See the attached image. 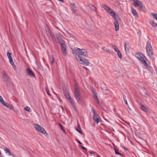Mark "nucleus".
Wrapping results in <instances>:
<instances>
[{
  "instance_id": "1",
  "label": "nucleus",
  "mask_w": 157,
  "mask_h": 157,
  "mask_svg": "<svg viewBox=\"0 0 157 157\" xmlns=\"http://www.w3.org/2000/svg\"><path fill=\"white\" fill-rule=\"evenodd\" d=\"M136 57L144 65L146 69L148 70L150 69V67L148 66L145 60L146 59L142 53L140 52L137 53L136 55Z\"/></svg>"
},
{
  "instance_id": "2",
  "label": "nucleus",
  "mask_w": 157,
  "mask_h": 157,
  "mask_svg": "<svg viewBox=\"0 0 157 157\" xmlns=\"http://www.w3.org/2000/svg\"><path fill=\"white\" fill-rule=\"evenodd\" d=\"M56 38L61 45V48L63 54L64 56H66L67 52L65 41L59 35H57Z\"/></svg>"
},
{
  "instance_id": "3",
  "label": "nucleus",
  "mask_w": 157,
  "mask_h": 157,
  "mask_svg": "<svg viewBox=\"0 0 157 157\" xmlns=\"http://www.w3.org/2000/svg\"><path fill=\"white\" fill-rule=\"evenodd\" d=\"M81 94L80 90L78 87V84L75 83L74 86V96L78 103L81 101Z\"/></svg>"
},
{
  "instance_id": "4",
  "label": "nucleus",
  "mask_w": 157,
  "mask_h": 157,
  "mask_svg": "<svg viewBox=\"0 0 157 157\" xmlns=\"http://www.w3.org/2000/svg\"><path fill=\"white\" fill-rule=\"evenodd\" d=\"M146 51L148 56L151 58H153V51L150 42L148 41L146 44Z\"/></svg>"
},
{
  "instance_id": "5",
  "label": "nucleus",
  "mask_w": 157,
  "mask_h": 157,
  "mask_svg": "<svg viewBox=\"0 0 157 157\" xmlns=\"http://www.w3.org/2000/svg\"><path fill=\"white\" fill-rule=\"evenodd\" d=\"M45 28L48 36L51 38L53 41L55 40L56 38L53 33L50 30L47 25H45Z\"/></svg>"
},
{
  "instance_id": "6",
  "label": "nucleus",
  "mask_w": 157,
  "mask_h": 157,
  "mask_svg": "<svg viewBox=\"0 0 157 157\" xmlns=\"http://www.w3.org/2000/svg\"><path fill=\"white\" fill-rule=\"evenodd\" d=\"M92 111H93L94 113V120L98 124L99 122L101 121V118L93 108H92Z\"/></svg>"
},
{
  "instance_id": "7",
  "label": "nucleus",
  "mask_w": 157,
  "mask_h": 157,
  "mask_svg": "<svg viewBox=\"0 0 157 157\" xmlns=\"http://www.w3.org/2000/svg\"><path fill=\"white\" fill-rule=\"evenodd\" d=\"M34 125L35 128L37 131L41 133H42L44 134H47V133L44 129L41 126L36 124H34Z\"/></svg>"
},
{
  "instance_id": "8",
  "label": "nucleus",
  "mask_w": 157,
  "mask_h": 157,
  "mask_svg": "<svg viewBox=\"0 0 157 157\" xmlns=\"http://www.w3.org/2000/svg\"><path fill=\"white\" fill-rule=\"evenodd\" d=\"M76 52L80 55H82L84 56H88L87 53L86 51L84 49H81L79 48H77L76 49Z\"/></svg>"
},
{
  "instance_id": "9",
  "label": "nucleus",
  "mask_w": 157,
  "mask_h": 157,
  "mask_svg": "<svg viewBox=\"0 0 157 157\" xmlns=\"http://www.w3.org/2000/svg\"><path fill=\"white\" fill-rule=\"evenodd\" d=\"M111 14L110 15L114 19V21H120L121 19L120 17L117 15H116L115 11L113 13H111Z\"/></svg>"
},
{
  "instance_id": "10",
  "label": "nucleus",
  "mask_w": 157,
  "mask_h": 157,
  "mask_svg": "<svg viewBox=\"0 0 157 157\" xmlns=\"http://www.w3.org/2000/svg\"><path fill=\"white\" fill-rule=\"evenodd\" d=\"M103 7L110 15L111 14V13H112L114 11L106 5H104Z\"/></svg>"
},
{
  "instance_id": "11",
  "label": "nucleus",
  "mask_w": 157,
  "mask_h": 157,
  "mask_svg": "<svg viewBox=\"0 0 157 157\" xmlns=\"http://www.w3.org/2000/svg\"><path fill=\"white\" fill-rule=\"evenodd\" d=\"M134 2L133 3L134 5L135 6H138L140 9H141L143 7V4L142 2L138 0H135L134 1Z\"/></svg>"
},
{
  "instance_id": "12",
  "label": "nucleus",
  "mask_w": 157,
  "mask_h": 157,
  "mask_svg": "<svg viewBox=\"0 0 157 157\" xmlns=\"http://www.w3.org/2000/svg\"><path fill=\"white\" fill-rule=\"evenodd\" d=\"M79 62L83 64L85 66H88L90 64V63L86 59H85L83 58L82 57L81 59H80Z\"/></svg>"
},
{
  "instance_id": "13",
  "label": "nucleus",
  "mask_w": 157,
  "mask_h": 157,
  "mask_svg": "<svg viewBox=\"0 0 157 157\" xmlns=\"http://www.w3.org/2000/svg\"><path fill=\"white\" fill-rule=\"evenodd\" d=\"M26 71L29 75L31 77H35V75L34 73L30 69L27 68Z\"/></svg>"
},
{
  "instance_id": "14",
  "label": "nucleus",
  "mask_w": 157,
  "mask_h": 157,
  "mask_svg": "<svg viewBox=\"0 0 157 157\" xmlns=\"http://www.w3.org/2000/svg\"><path fill=\"white\" fill-rule=\"evenodd\" d=\"M69 98H67V99H68L69 101L71 103V104L72 106H73V108L75 109V110H76V108L74 105V102L73 101V100L71 98L70 95L69 94H67Z\"/></svg>"
},
{
  "instance_id": "15",
  "label": "nucleus",
  "mask_w": 157,
  "mask_h": 157,
  "mask_svg": "<svg viewBox=\"0 0 157 157\" xmlns=\"http://www.w3.org/2000/svg\"><path fill=\"white\" fill-rule=\"evenodd\" d=\"M3 105L9 109L10 110H13L14 109V108L12 105L9 104L5 103Z\"/></svg>"
},
{
  "instance_id": "16",
  "label": "nucleus",
  "mask_w": 157,
  "mask_h": 157,
  "mask_svg": "<svg viewBox=\"0 0 157 157\" xmlns=\"http://www.w3.org/2000/svg\"><path fill=\"white\" fill-rule=\"evenodd\" d=\"M3 78L5 81H8L9 79L8 76L5 71L3 72Z\"/></svg>"
},
{
  "instance_id": "17",
  "label": "nucleus",
  "mask_w": 157,
  "mask_h": 157,
  "mask_svg": "<svg viewBox=\"0 0 157 157\" xmlns=\"http://www.w3.org/2000/svg\"><path fill=\"white\" fill-rule=\"evenodd\" d=\"M114 24L115 27V30H116V31H118L119 29V23L117 21H114Z\"/></svg>"
},
{
  "instance_id": "18",
  "label": "nucleus",
  "mask_w": 157,
  "mask_h": 157,
  "mask_svg": "<svg viewBox=\"0 0 157 157\" xmlns=\"http://www.w3.org/2000/svg\"><path fill=\"white\" fill-rule=\"evenodd\" d=\"M4 151L6 153H8V155H12L14 157V155H12L10 151L8 149H7L6 147H5L4 149Z\"/></svg>"
},
{
  "instance_id": "19",
  "label": "nucleus",
  "mask_w": 157,
  "mask_h": 157,
  "mask_svg": "<svg viewBox=\"0 0 157 157\" xmlns=\"http://www.w3.org/2000/svg\"><path fill=\"white\" fill-rule=\"evenodd\" d=\"M141 108V109L145 112H147L148 111V109L145 107L143 104L141 103L140 104Z\"/></svg>"
},
{
  "instance_id": "20",
  "label": "nucleus",
  "mask_w": 157,
  "mask_h": 157,
  "mask_svg": "<svg viewBox=\"0 0 157 157\" xmlns=\"http://www.w3.org/2000/svg\"><path fill=\"white\" fill-rule=\"evenodd\" d=\"M71 5L73 6H71V9L73 11V13H75L76 15H77L78 14V13H77V10L76 9H74V7L75 6V4L74 3L71 4Z\"/></svg>"
},
{
  "instance_id": "21",
  "label": "nucleus",
  "mask_w": 157,
  "mask_h": 157,
  "mask_svg": "<svg viewBox=\"0 0 157 157\" xmlns=\"http://www.w3.org/2000/svg\"><path fill=\"white\" fill-rule=\"evenodd\" d=\"M9 61L10 63L11 64V65L13 66V68L14 70H16V66L14 64V63L13 61V59L12 58H11L9 59Z\"/></svg>"
},
{
  "instance_id": "22",
  "label": "nucleus",
  "mask_w": 157,
  "mask_h": 157,
  "mask_svg": "<svg viewBox=\"0 0 157 157\" xmlns=\"http://www.w3.org/2000/svg\"><path fill=\"white\" fill-rule=\"evenodd\" d=\"M93 97L94 99L96 101V102L98 104H99V101L98 98V96L97 94H95L93 95Z\"/></svg>"
},
{
  "instance_id": "23",
  "label": "nucleus",
  "mask_w": 157,
  "mask_h": 157,
  "mask_svg": "<svg viewBox=\"0 0 157 157\" xmlns=\"http://www.w3.org/2000/svg\"><path fill=\"white\" fill-rule=\"evenodd\" d=\"M102 49L105 51L113 55V52L111 51L109 49L106 48L105 47H103L102 48Z\"/></svg>"
},
{
  "instance_id": "24",
  "label": "nucleus",
  "mask_w": 157,
  "mask_h": 157,
  "mask_svg": "<svg viewBox=\"0 0 157 157\" xmlns=\"http://www.w3.org/2000/svg\"><path fill=\"white\" fill-rule=\"evenodd\" d=\"M76 130L80 134H82V131L81 128L79 124L78 125V126L76 128Z\"/></svg>"
},
{
  "instance_id": "25",
  "label": "nucleus",
  "mask_w": 157,
  "mask_h": 157,
  "mask_svg": "<svg viewBox=\"0 0 157 157\" xmlns=\"http://www.w3.org/2000/svg\"><path fill=\"white\" fill-rule=\"evenodd\" d=\"M74 54V56L79 61H80V59H81L82 57H80L78 54L77 53H75Z\"/></svg>"
},
{
  "instance_id": "26",
  "label": "nucleus",
  "mask_w": 157,
  "mask_h": 157,
  "mask_svg": "<svg viewBox=\"0 0 157 157\" xmlns=\"http://www.w3.org/2000/svg\"><path fill=\"white\" fill-rule=\"evenodd\" d=\"M132 13L134 16H135L137 17H138L137 13L135 10L134 9H132Z\"/></svg>"
},
{
  "instance_id": "27",
  "label": "nucleus",
  "mask_w": 157,
  "mask_h": 157,
  "mask_svg": "<svg viewBox=\"0 0 157 157\" xmlns=\"http://www.w3.org/2000/svg\"><path fill=\"white\" fill-rule=\"evenodd\" d=\"M150 23V24L153 27H155L157 26V24L155 23L153 21H151Z\"/></svg>"
},
{
  "instance_id": "28",
  "label": "nucleus",
  "mask_w": 157,
  "mask_h": 157,
  "mask_svg": "<svg viewBox=\"0 0 157 157\" xmlns=\"http://www.w3.org/2000/svg\"><path fill=\"white\" fill-rule=\"evenodd\" d=\"M89 7L90 9L94 11L96 10L97 9L94 6L91 5H89Z\"/></svg>"
},
{
  "instance_id": "29",
  "label": "nucleus",
  "mask_w": 157,
  "mask_h": 157,
  "mask_svg": "<svg viewBox=\"0 0 157 157\" xmlns=\"http://www.w3.org/2000/svg\"><path fill=\"white\" fill-rule=\"evenodd\" d=\"M114 150L115 151V154H116L119 155L121 156L122 157H123V155H122L121 153H120L118 152V150H117V149H116V148H114Z\"/></svg>"
},
{
  "instance_id": "30",
  "label": "nucleus",
  "mask_w": 157,
  "mask_h": 157,
  "mask_svg": "<svg viewBox=\"0 0 157 157\" xmlns=\"http://www.w3.org/2000/svg\"><path fill=\"white\" fill-rule=\"evenodd\" d=\"M24 109L25 111H28V112H31V110L30 108L28 107V106H26L24 108Z\"/></svg>"
},
{
  "instance_id": "31",
  "label": "nucleus",
  "mask_w": 157,
  "mask_h": 157,
  "mask_svg": "<svg viewBox=\"0 0 157 157\" xmlns=\"http://www.w3.org/2000/svg\"><path fill=\"white\" fill-rule=\"evenodd\" d=\"M7 56L8 57L9 59H10L11 58H12V57L11 56V54L10 52H8L7 53Z\"/></svg>"
},
{
  "instance_id": "32",
  "label": "nucleus",
  "mask_w": 157,
  "mask_h": 157,
  "mask_svg": "<svg viewBox=\"0 0 157 157\" xmlns=\"http://www.w3.org/2000/svg\"><path fill=\"white\" fill-rule=\"evenodd\" d=\"M0 101L2 104L3 105L5 103V102L3 100L1 96H0Z\"/></svg>"
},
{
  "instance_id": "33",
  "label": "nucleus",
  "mask_w": 157,
  "mask_h": 157,
  "mask_svg": "<svg viewBox=\"0 0 157 157\" xmlns=\"http://www.w3.org/2000/svg\"><path fill=\"white\" fill-rule=\"evenodd\" d=\"M117 55H118L119 57L121 59L122 57V56L121 55V54L120 52V51H119L118 52H117Z\"/></svg>"
},
{
  "instance_id": "34",
  "label": "nucleus",
  "mask_w": 157,
  "mask_h": 157,
  "mask_svg": "<svg viewBox=\"0 0 157 157\" xmlns=\"http://www.w3.org/2000/svg\"><path fill=\"white\" fill-rule=\"evenodd\" d=\"M151 14L153 17L157 20V14L152 13Z\"/></svg>"
},
{
  "instance_id": "35",
  "label": "nucleus",
  "mask_w": 157,
  "mask_h": 157,
  "mask_svg": "<svg viewBox=\"0 0 157 157\" xmlns=\"http://www.w3.org/2000/svg\"><path fill=\"white\" fill-rule=\"evenodd\" d=\"M52 60L51 61V64H53L55 63V60L53 56L52 57Z\"/></svg>"
},
{
  "instance_id": "36",
  "label": "nucleus",
  "mask_w": 157,
  "mask_h": 157,
  "mask_svg": "<svg viewBox=\"0 0 157 157\" xmlns=\"http://www.w3.org/2000/svg\"><path fill=\"white\" fill-rule=\"evenodd\" d=\"M64 33L68 36H69V35L71 33L67 30L65 31V33Z\"/></svg>"
},
{
  "instance_id": "37",
  "label": "nucleus",
  "mask_w": 157,
  "mask_h": 157,
  "mask_svg": "<svg viewBox=\"0 0 157 157\" xmlns=\"http://www.w3.org/2000/svg\"><path fill=\"white\" fill-rule=\"evenodd\" d=\"M69 36L70 37L74 38L75 39V37L71 33Z\"/></svg>"
},
{
  "instance_id": "38",
  "label": "nucleus",
  "mask_w": 157,
  "mask_h": 157,
  "mask_svg": "<svg viewBox=\"0 0 157 157\" xmlns=\"http://www.w3.org/2000/svg\"><path fill=\"white\" fill-rule=\"evenodd\" d=\"M59 125L61 129L63 130V132H65V131L64 129H63V126L60 124H59Z\"/></svg>"
},
{
  "instance_id": "39",
  "label": "nucleus",
  "mask_w": 157,
  "mask_h": 157,
  "mask_svg": "<svg viewBox=\"0 0 157 157\" xmlns=\"http://www.w3.org/2000/svg\"><path fill=\"white\" fill-rule=\"evenodd\" d=\"M92 90L94 95L97 94L96 90L94 89H92Z\"/></svg>"
},
{
  "instance_id": "40",
  "label": "nucleus",
  "mask_w": 157,
  "mask_h": 157,
  "mask_svg": "<svg viewBox=\"0 0 157 157\" xmlns=\"http://www.w3.org/2000/svg\"><path fill=\"white\" fill-rule=\"evenodd\" d=\"M89 152L91 154H97L96 152L95 151H92V152L89 151Z\"/></svg>"
},
{
  "instance_id": "41",
  "label": "nucleus",
  "mask_w": 157,
  "mask_h": 157,
  "mask_svg": "<svg viewBox=\"0 0 157 157\" xmlns=\"http://www.w3.org/2000/svg\"><path fill=\"white\" fill-rule=\"evenodd\" d=\"M124 44V48H125V52H127V50H126L127 44H126V43H125Z\"/></svg>"
},
{
  "instance_id": "42",
  "label": "nucleus",
  "mask_w": 157,
  "mask_h": 157,
  "mask_svg": "<svg viewBox=\"0 0 157 157\" xmlns=\"http://www.w3.org/2000/svg\"><path fill=\"white\" fill-rule=\"evenodd\" d=\"M114 50L115 51V52H117L120 51V50L118 49V48H114Z\"/></svg>"
},
{
  "instance_id": "43",
  "label": "nucleus",
  "mask_w": 157,
  "mask_h": 157,
  "mask_svg": "<svg viewBox=\"0 0 157 157\" xmlns=\"http://www.w3.org/2000/svg\"><path fill=\"white\" fill-rule=\"evenodd\" d=\"M46 92H47V94L49 96H51V94L49 92V91L47 89H46Z\"/></svg>"
},
{
  "instance_id": "44",
  "label": "nucleus",
  "mask_w": 157,
  "mask_h": 157,
  "mask_svg": "<svg viewBox=\"0 0 157 157\" xmlns=\"http://www.w3.org/2000/svg\"><path fill=\"white\" fill-rule=\"evenodd\" d=\"M81 147L84 150H86V151H87V149L86 147H83V146H82V145L81 146Z\"/></svg>"
},
{
  "instance_id": "45",
  "label": "nucleus",
  "mask_w": 157,
  "mask_h": 157,
  "mask_svg": "<svg viewBox=\"0 0 157 157\" xmlns=\"http://www.w3.org/2000/svg\"><path fill=\"white\" fill-rule=\"evenodd\" d=\"M68 94V93H67V94H65L64 93V95H65V97H66L67 98H69V97H68V95H67V94Z\"/></svg>"
},
{
  "instance_id": "46",
  "label": "nucleus",
  "mask_w": 157,
  "mask_h": 157,
  "mask_svg": "<svg viewBox=\"0 0 157 157\" xmlns=\"http://www.w3.org/2000/svg\"><path fill=\"white\" fill-rule=\"evenodd\" d=\"M124 101L125 103V104L127 105H128V103H127V101L126 100H124Z\"/></svg>"
},
{
  "instance_id": "47",
  "label": "nucleus",
  "mask_w": 157,
  "mask_h": 157,
  "mask_svg": "<svg viewBox=\"0 0 157 157\" xmlns=\"http://www.w3.org/2000/svg\"><path fill=\"white\" fill-rule=\"evenodd\" d=\"M77 142H78V143H79L80 144H82V143L81 142H80L78 140Z\"/></svg>"
},
{
  "instance_id": "48",
  "label": "nucleus",
  "mask_w": 157,
  "mask_h": 157,
  "mask_svg": "<svg viewBox=\"0 0 157 157\" xmlns=\"http://www.w3.org/2000/svg\"><path fill=\"white\" fill-rule=\"evenodd\" d=\"M112 47L114 48V49L117 48V47L115 45H113Z\"/></svg>"
},
{
  "instance_id": "49",
  "label": "nucleus",
  "mask_w": 157,
  "mask_h": 157,
  "mask_svg": "<svg viewBox=\"0 0 157 157\" xmlns=\"http://www.w3.org/2000/svg\"><path fill=\"white\" fill-rule=\"evenodd\" d=\"M123 99H124V100H126L124 95L123 96Z\"/></svg>"
},
{
  "instance_id": "50",
  "label": "nucleus",
  "mask_w": 157,
  "mask_h": 157,
  "mask_svg": "<svg viewBox=\"0 0 157 157\" xmlns=\"http://www.w3.org/2000/svg\"><path fill=\"white\" fill-rule=\"evenodd\" d=\"M124 150L126 151L127 150V149L125 147H124Z\"/></svg>"
},
{
  "instance_id": "51",
  "label": "nucleus",
  "mask_w": 157,
  "mask_h": 157,
  "mask_svg": "<svg viewBox=\"0 0 157 157\" xmlns=\"http://www.w3.org/2000/svg\"><path fill=\"white\" fill-rule=\"evenodd\" d=\"M128 108L130 110H131V109L129 106H128Z\"/></svg>"
},
{
  "instance_id": "52",
  "label": "nucleus",
  "mask_w": 157,
  "mask_h": 157,
  "mask_svg": "<svg viewBox=\"0 0 157 157\" xmlns=\"http://www.w3.org/2000/svg\"><path fill=\"white\" fill-rule=\"evenodd\" d=\"M126 123L127 124H129V123H128V122H126Z\"/></svg>"
},
{
  "instance_id": "53",
  "label": "nucleus",
  "mask_w": 157,
  "mask_h": 157,
  "mask_svg": "<svg viewBox=\"0 0 157 157\" xmlns=\"http://www.w3.org/2000/svg\"><path fill=\"white\" fill-rule=\"evenodd\" d=\"M97 157H99V156L98 155Z\"/></svg>"
},
{
  "instance_id": "54",
  "label": "nucleus",
  "mask_w": 157,
  "mask_h": 157,
  "mask_svg": "<svg viewBox=\"0 0 157 157\" xmlns=\"http://www.w3.org/2000/svg\"><path fill=\"white\" fill-rule=\"evenodd\" d=\"M62 109H63V107H62Z\"/></svg>"
},
{
  "instance_id": "55",
  "label": "nucleus",
  "mask_w": 157,
  "mask_h": 157,
  "mask_svg": "<svg viewBox=\"0 0 157 157\" xmlns=\"http://www.w3.org/2000/svg\"><path fill=\"white\" fill-rule=\"evenodd\" d=\"M112 157H114V156H112Z\"/></svg>"
}]
</instances>
